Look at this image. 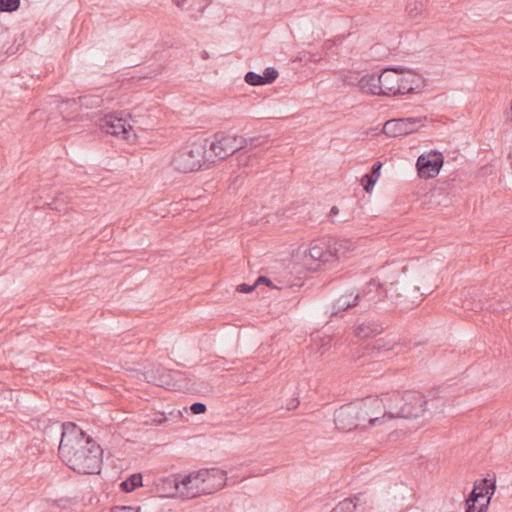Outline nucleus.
<instances>
[{
    "label": "nucleus",
    "instance_id": "nucleus-1",
    "mask_svg": "<svg viewBox=\"0 0 512 512\" xmlns=\"http://www.w3.org/2000/svg\"><path fill=\"white\" fill-rule=\"evenodd\" d=\"M59 455L63 463L79 474H98L103 463V450L78 425H61Z\"/></svg>",
    "mask_w": 512,
    "mask_h": 512
},
{
    "label": "nucleus",
    "instance_id": "nucleus-2",
    "mask_svg": "<svg viewBox=\"0 0 512 512\" xmlns=\"http://www.w3.org/2000/svg\"><path fill=\"white\" fill-rule=\"evenodd\" d=\"M388 394V419L393 418H417L433 408L432 413L442 412V405L436 404L437 401L429 403L424 395L416 391H398Z\"/></svg>",
    "mask_w": 512,
    "mask_h": 512
},
{
    "label": "nucleus",
    "instance_id": "nucleus-3",
    "mask_svg": "<svg viewBox=\"0 0 512 512\" xmlns=\"http://www.w3.org/2000/svg\"><path fill=\"white\" fill-rule=\"evenodd\" d=\"M206 163H211L208 155V139L188 140L173 154L171 167L183 173L199 171Z\"/></svg>",
    "mask_w": 512,
    "mask_h": 512
},
{
    "label": "nucleus",
    "instance_id": "nucleus-4",
    "mask_svg": "<svg viewBox=\"0 0 512 512\" xmlns=\"http://www.w3.org/2000/svg\"><path fill=\"white\" fill-rule=\"evenodd\" d=\"M360 428L379 426L389 419L388 394L368 396L356 402Z\"/></svg>",
    "mask_w": 512,
    "mask_h": 512
},
{
    "label": "nucleus",
    "instance_id": "nucleus-5",
    "mask_svg": "<svg viewBox=\"0 0 512 512\" xmlns=\"http://www.w3.org/2000/svg\"><path fill=\"white\" fill-rule=\"evenodd\" d=\"M247 146V139L232 134L231 130H220L212 139H208L210 163L224 160L241 148Z\"/></svg>",
    "mask_w": 512,
    "mask_h": 512
},
{
    "label": "nucleus",
    "instance_id": "nucleus-6",
    "mask_svg": "<svg viewBox=\"0 0 512 512\" xmlns=\"http://www.w3.org/2000/svg\"><path fill=\"white\" fill-rule=\"evenodd\" d=\"M334 424L341 431L349 432L360 428L356 402L345 404L334 412Z\"/></svg>",
    "mask_w": 512,
    "mask_h": 512
},
{
    "label": "nucleus",
    "instance_id": "nucleus-7",
    "mask_svg": "<svg viewBox=\"0 0 512 512\" xmlns=\"http://www.w3.org/2000/svg\"><path fill=\"white\" fill-rule=\"evenodd\" d=\"M443 161V156L439 151H431L428 155L419 156L416 162L418 175L425 179L438 176Z\"/></svg>",
    "mask_w": 512,
    "mask_h": 512
},
{
    "label": "nucleus",
    "instance_id": "nucleus-8",
    "mask_svg": "<svg viewBox=\"0 0 512 512\" xmlns=\"http://www.w3.org/2000/svg\"><path fill=\"white\" fill-rule=\"evenodd\" d=\"M200 474L201 470L184 475L181 481H176V490L187 499L205 494L203 475Z\"/></svg>",
    "mask_w": 512,
    "mask_h": 512
},
{
    "label": "nucleus",
    "instance_id": "nucleus-9",
    "mask_svg": "<svg viewBox=\"0 0 512 512\" xmlns=\"http://www.w3.org/2000/svg\"><path fill=\"white\" fill-rule=\"evenodd\" d=\"M446 125L448 122L444 118H433L428 116H411L405 118L389 119L383 123L382 128H404L407 125H417L418 128L437 127V125Z\"/></svg>",
    "mask_w": 512,
    "mask_h": 512
},
{
    "label": "nucleus",
    "instance_id": "nucleus-10",
    "mask_svg": "<svg viewBox=\"0 0 512 512\" xmlns=\"http://www.w3.org/2000/svg\"><path fill=\"white\" fill-rule=\"evenodd\" d=\"M359 294L360 304L364 308H370L387 297V290L376 279H371Z\"/></svg>",
    "mask_w": 512,
    "mask_h": 512
},
{
    "label": "nucleus",
    "instance_id": "nucleus-11",
    "mask_svg": "<svg viewBox=\"0 0 512 512\" xmlns=\"http://www.w3.org/2000/svg\"><path fill=\"white\" fill-rule=\"evenodd\" d=\"M200 475L203 476L205 494L221 490L227 482V473L221 468H204Z\"/></svg>",
    "mask_w": 512,
    "mask_h": 512
},
{
    "label": "nucleus",
    "instance_id": "nucleus-12",
    "mask_svg": "<svg viewBox=\"0 0 512 512\" xmlns=\"http://www.w3.org/2000/svg\"><path fill=\"white\" fill-rule=\"evenodd\" d=\"M136 123L130 112L113 111L100 119L99 128H133Z\"/></svg>",
    "mask_w": 512,
    "mask_h": 512
},
{
    "label": "nucleus",
    "instance_id": "nucleus-13",
    "mask_svg": "<svg viewBox=\"0 0 512 512\" xmlns=\"http://www.w3.org/2000/svg\"><path fill=\"white\" fill-rule=\"evenodd\" d=\"M327 247L329 261L345 258L355 249L353 241L345 238H331L327 241Z\"/></svg>",
    "mask_w": 512,
    "mask_h": 512
},
{
    "label": "nucleus",
    "instance_id": "nucleus-14",
    "mask_svg": "<svg viewBox=\"0 0 512 512\" xmlns=\"http://www.w3.org/2000/svg\"><path fill=\"white\" fill-rule=\"evenodd\" d=\"M143 377L146 382L155 384L157 386H166L169 388L175 387V385L172 383L173 372L168 371L167 368L161 366L146 371L145 373H143Z\"/></svg>",
    "mask_w": 512,
    "mask_h": 512
},
{
    "label": "nucleus",
    "instance_id": "nucleus-15",
    "mask_svg": "<svg viewBox=\"0 0 512 512\" xmlns=\"http://www.w3.org/2000/svg\"><path fill=\"white\" fill-rule=\"evenodd\" d=\"M381 95L399 94V68H387L381 73Z\"/></svg>",
    "mask_w": 512,
    "mask_h": 512
},
{
    "label": "nucleus",
    "instance_id": "nucleus-16",
    "mask_svg": "<svg viewBox=\"0 0 512 512\" xmlns=\"http://www.w3.org/2000/svg\"><path fill=\"white\" fill-rule=\"evenodd\" d=\"M400 344L398 341L388 335L386 337L378 338L373 341L371 347L368 348V354L371 357H379L388 354L389 351L395 350Z\"/></svg>",
    "mask_w": 512,
    "mask_h": 512
},
{
    "label": "nucleus",
    "instance_id": "nucleus-17",
    "mask_svg": "<svg viewBox=\"0 0 512 512\" xmlns=\"http://www.w3.org/2000/svg\"><path fill=\"white\" fill-rule=\"evenodd\" d=\"M421 82L418 74L399 68V94L414 92L419 88Z\"/></svg>",
    "mask_w": 512,
    "mask_h": 512
},
{
    "label": "nucleus",
    "instance_id": "nucleus-18",
    "mask_svg": "<svg viewBox=\"0 0 512 512\" xmlns=\"http://www.w3.org/2000/svg\"><path fill=\"white\" fill-rule=\"evenodd\" d=\"M358 305H361L358 293H345L334 302L332 306V315H339L343 313V311Z\"/></svg>",
    "mask_w": 512,
    "mask_h": 512
},
{
    "label": "nucleus",
    "instance_id": "nucleus-19",
    "mask_svg": "<svg viewBox=\"0 0 512 512\" xmlns=\"http://www.w3.org/2000/svg\"><path fill=\"white\" fill-rule=\"evenodd\" d=\"M496 489L495 483L488 484V480L484 479L479 483H476L474 489L468 495L471 506H474V502L479 500H485L487 495H494Z\"/></svg>",
    "mask_w": 512,
    "mask_h": 512
},
{
    "label": "nucleus",
    "instance_id": "nucleus-20",
    "mask_svg": "<svg viewBox=\"0 0 512 512\" xmlns=\"http://www.w3.org/2000/svg\"><path fill=\"white\" fill-rule=\"evenodd\" d=\"M358 86L359 89L364 92L371 94H381V74H365L360 78Z\"/></svg>",
    "mask_w": 512,
    "mask_h": 512
},
{
    "label": "nucleus",
    "instance_id": "nucleus-21",
    "mask_svg": "<svg viewBox=\"0 0 512 512\" xmlns=\"http://www.w3.org/2000/svg\"><path fill=\"white\" fill-rule=\"evenodd\" d=\"M383 327L375 320H365L354 327V334L359 338H368L382 333Z\"/></svg>",
    "mask_w": 512,
    "mask_h": 512
},
{
    "label": "nucleus",
    "instance_id": "nucleus-22",
    "mask_svg": "<svg viewBox=\"0 0 512 512\" xmlns=\"http://www.w3.org/2000/svg\"><path fill=\"white\" fill-rule=\"evenodd\" d=\"M105 132L106 135L112 136L114 143L121 146L124 145V143L133 145V143H136L139 139L135 130H105Z\"/></svg>",
    "mask_w": 512,
    "mask_h": 512
},
{
    "label": "nucleus",
    "instance_id": "nucleus-23",
    "mask_svg": "<svg viewBox=\"0 0 512 512\" xmlns=\"http://www.w3.org/2000/svg\"><path fill=\"white\" fill-rule=\"evenodd\" d=\"M308 256L321 263H329L327 241H314L308 248Z\"/></svg>",
    "mask_w": 512,
    "mask_h": 512
},
{
    "label": "nucleus",
    "instance_id": "nucleus-24",
    "mask_svg": "<svg viewBox=\"0 0 512 512\" xmlns=\"http://www.w3.org/2000/svg\"><path fill=\"white\" fill-rule=\"evenodd\" d=\"M405 11L408 18L414 21H420L424 17L425 5L421 1L407 3Z\"/></svg>",
    "mask_w": 512,
    "mask_h": 512
},
{
    "label": "nucleus",
    "instance_id": "nucleus-25",
    "mask_svg": "<svg viewBox=\"0 0 512 512\" xmlns=\"http://www.w3.org/2000/svg\"><path fill=\"white\" fill-rule=\"evenodd\" d=\"M102 103L103 99L95 94H86L78 98L79 106L87 109L100 107Z\"/></svg>",
    "mask_w": 512,
    "mask_h": 512
},
{
    "label": "nucleus",
    "instance_id": "nucleus-26",
    "mask_svg": "<svg viewBox=\"0 0 512 512\" xmlns=\"http://www.w3.org/2000/svg\"><path fill=\"white\" fill-rule=\"evenodd\" d=\"M142 485L141 473H134L121 483V490L124 492H133L137 487Z\"/></svg>",
    "mask_w": 512,
    "mask_h": 512
},
{
    "label": "nucleus",
    "instance_id": "nucleus-27",
    "mask_svg": "<svg viewBox=\"0 0 512 512\" xmlns=\"http://www.w3.org/2000/svg\"><path fill=\"white\" fill-rule=\"evenodd\" d=\"M357 504L353 499H344L335 505L330 512H356Z\"/></svg>",
    "mask_w": 512,
    "mask_h": 512
},
{
    "label": "nucleus",
    "instance_id": "nucleus-28",
    "mask_svg": "<svg viewBox=\"0 0 512 512\" xmlns=\"http://www.w3.org/2000/svg\"><path fill=\"white\" fill-rule=\"evenodd\" d=\"M20 0H0V12H14L19 9Z\"/></svg>",
    "mask_w": 512,
    "mask_h": 512
},
{
    "label": "nucleus",
    "instance_id": "nucleus-29",
    "mask_svg": "<svg viewBox=\"0 0 512 512\" xmlns=\"http://www.w3.org/2000/svg\"><path fill=\"white\" fill-rule=\"evenodd\" d=\"M376 182H377V179H375V177L371 176L370 172H368L367 174L363 175L361 180H360L361 186L367 192H371L372 191V189L374 188Z\"/></svg>",
    "mask_w": 512,
    "mask_h": 512
},
{
    "label": "nucleus",
    "instance_id": "nucleus-30",
    "mask_svg": "<svg viewBox=\"0 0 512 512\" xmlns=\"http://www.w3.org/2000/svg\"><path fill=\"white\" fill-rule=\"evenodd\" d=\"M245 82L250 85H264L262 75L254 71L245 73Z\"/></svg>",
    "mask_w": 512,
    "mask_h": 512
},
{
    "label": "nucleus",
    "instance_id": "nucleus-31",
    "mask_svg": "<svg viewBox=\"0 0 512 512\" xmlns=\"http://www.w3.org/2000/svg\"><path fill=\"white\" fill-rule=\"evenodd\" d=\"M278 75H279V72L274 68L264 69V74L262 76L263 83L264 84L273 83V81H275L278 78Z\"/></svg>",
    "mask_w": 512,
    "mask_h": 512
},
{
    "label": "nucleus",
    "instance_id": "nucleus-32",
    "mask_svg": "<svg viewBox=\"0 0 512 512\" xmlns=\"http://www.w3.org/2000/svg\"><path fill=\"white\" fill-rule=\"evenodd\" d=\"M206 405L201 402H196L190 406V411L193 414H203L206 412Z\"/></svg>",
    "mask_w": 512,
    "mask_h": 512
},
{
    "label": "nucleus",
    "instance_id": "nucleus-33",
    "mask_svg": "<svg viewBox=\"0 0 512 512\" xmlns=\"http://www.w3.org/2000/svg\"><path fill=\"white\" fill-rule=\"evenodd\" d=\"M492 496L493 495H487L484 497V500H479L477 503L478 510L476 512H486Z\"/></svg>",
    "mask_w": 512,
    "mask_h": 512
},
{
    "label": "nucleus",
    "instance_id": "nucleus-34",
    "mask_svg": "<svg viewBox=\"0 0 512 512\" xmlns=\"http://www.w3.org/2000/svg\"><path fill=\"white\" fill-rule=\"evenodd\" d=\"M382 167V162H375L370 170L371 176L375 177L378 180L380 176V169Z\"/></svg>",
    "mask_w": 512,
    "mask_h": 512
},
{
    "label": "nucleus",
    "instance_id": "nucleus-35",
    "mask_svg": "<svg viewBox=\"0 0 512 512\" xmlns=\"http://www.w3.org/2000/svg\"><path fill=\"white\" fill-rule=\"evenodd\" d=\"M255 287V283L253 285L241 284L237 286V290L239 293H251Z\"/></svg>",
    "mask_w": 512,
    "mask_h": 512
},
{
    "label": "nucleus",
    "instance_id": "nucleus-36",
    "mask_svg": "<svg viewBox=\"0 0 512 512\" xmlns=\"http://www.w3.org/2000/svg\"><path fill=\"white\" fill-rule=\"evenodd\" d=\"M412 130L410 131H407L405 130L403 134H396V130H391V129H388V130H381V132L385 133V135L389 138H394V137H397V136H406L408 135V133H410Z\"/></svg>",
    "mask_w": 512,
    "mask_h": 512
},
{
    "label": "nucleus",
    "instance_id": "nucleus-37",
    "mask_svg": "<svg viewBox=\"0 0 512 512\" xmlns=\"http://www.w3.org/2000/svg\"><path fill=\"white\" fill-rule=\"evenodd\" d=\"M111 512H139L132 508V506H115Z\"/></svg>",
    "mask_w": 512,
    "mask_h": 512
},
{
    "label": "nucleus",
    "instance_id": "nucleus-38",
    "mask_svg": "<svg viewBox=\"0 0 512 512\" xmlns=\"http://www.w3.org/2000/svg\"><path fill=\"white\" fill-rule=\"evenodd\" d=\"M260 284H264V285H267V286H270V287H273V284L272 282L270 281V279L268 277H265V276H259L256 281H255V286H258Z\"/></svg>",
    "mask_w": 512,
    "mask_h": 512
},
{
    "label": "nucleus",
    "instance_id": "nucleus-39",
    "mask_svg": "<svg viewBox=\"0 0 512 512\" xmlns=\"http://www.w3.org/2000/svg\"><path fill=\"white\" fill-rule=\"evenodd\" d=\"M478 502H474V506H471V502H469V499H466V512H477L478 510Z\"/></svg>",
    "mask_w": 512,
    "mask_h": 512
},
{
    "label": "nucleus",
    "instance_id": "nucleus-40",
    "mask_svg": "<svg viewBox=\"0 0 512 512\" xmlns=\"http://www.w3.org/2000/svg\"><path fill=\"white\" fill-rule=\"evenodd\" d=\"M298 405H299V400H298V398H292V399L288 402V404H287V408H288V409H294V408L298 407Z\"/></svg>",
    "mask_w": 512,
    "mask_h": 512
},
{
    "label": "nucleus",
    "instance_id": "nucleus-41",
    "mask_svg": "<svg viewBox=\"0 0 512 512\" xmlns=\"http://www.w3.org/2000/svg\"><path fill=\"white\" fill-rule=\"evenodd\" d=\"M338 212H339L338 207L333 206V207L331 208L330 212H329V218H331V220H332V221H334V220H333V217H334L335 215H337V214H338Z\"/></svg>",
    "mask_w": 512,
    "mask_h": 512
},
{
    "label": "nucleus",
    "instance_id": "nucleus-42",
    "mask_svg": "<svg viewBox=\"0 0 512 512\" xmlns=\"http://www.w3.org/2000/svg\"><path fill=\"white\" fill-rule=\"evenodd\" d=\"M333 44H334V42H333V41H331V40H327V41L324 43L323 48H324L325 50H329V49H331V48L333 47Z\"/></svg>",
    "mask_w": 512,
    "mask_h": 512
},
{
    "label": "nucleus",
    "instance_id": "nucleus-43",
    "mask_svg": "<svg viewBox=\"0 0 512 512\" xmlns=\"http://www.w3.org/2000/svg\"><path fill=\"white\" fill-rule=\"evenodd\" d=\"M174 4L178 7H183L185 6L187 0H173Z\"/></svg>",
    "mask_w": 512,
    "mask_h": 512
},
{
    "label": "nucleus",
    "instance_id": "nucleus-44",
    "mask_svg": "<svg viewBox=\"0 0 512 512\" xmlns=\"http://www.w3.org/2000/svg\"><path fill=\"white\" fill-rule=\"evenodd\" d=\"M320 58H316L315 54H309V60L310 61H318Z\"/></svg>",
    "mask_w": 512,
    "mask_h": 512
},
{
    "label": "nucleus",
    "instance_id": "nucleus-45",
    "mask_svg": "<svg viewBox=\"0 0 512 512\" xmlns=\"http://www.w3.org/2000/svg\"><path fill=\"white\" fill-rule=\"evenodd\" d=\"M209 58V53L207 51H202V59L206 60Z\"/></svg>",
    "mask_w": 512,
    "mask_h": 512
},
{
    "label": "nucleus",
    "instance_id": "nucleus-46",
    "mask_svg": "<svg viewBox=\"0 0 512 512\" xmlns=\"http://www.w3.org/2000/svg\"><path fill=\"white\" fill-rule=\"evenodd\" d=\"M249 142H250V145H251V146H255V144H254V139H249Z\"/></svg>",
    "mask_w": 512,
    "mask_h": 512
},
{
    "label": "nucleus",
    "instance_id": "nucleus-47",
    "mask_svg": "<svg viewBox=\"0 0 512 512\" xmlns=\"http://www.w3.org/2000/svg\"><path fill=\"white\" fill-rule=\"evenodd\" d=\"M510 112L512 114V99H511V102H510Z\"/></svg>",
    "mask_w": 512,
    "mask_h": 512
},
{
    "label": "nucleus",
    "instance_id": "nucleus-48",
    "mask_svg": "<svg viewBox=\"0 0 512 512\" xmlns=\"http://www.w3.org/2000/svg\"><path fill=\"white\" fill-rule=\"evenodd\" d=\"M2 30H3V27H2V25L0 24V32H1Z\"/></svg>",
    "mask_w": 512,
    "mask_h": 512
}]
</instances>
